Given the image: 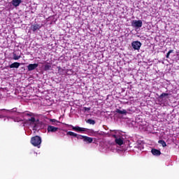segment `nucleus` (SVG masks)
I'll return each mask as SVG.
<instances>
[{
    "label": "nucleus",
    "instance_id": "cd10ccee",
    "mask_svg": "<svg viewBox=\"0 0 179 179\" xmlns=\"http://www.w3.org/2000/svg\"><path fill=\"white\" fill-rule=\"evenodd\" d=\"M92 134H98V135H101V134L99 133V131H94L93 130H91Z\"/></svg>",
    "mask_w": 179,
    "mask_h": 179
},
{
    "label": "nucleus",
    "instance_id": "412c9836",
    "mask_svg": "<svg viewBox=\"0 0 179 179\" xmlns=\"http://www.w3.org/2000/svg\"><path fill=\"white\" fill-rule=\"evenodd\" d=\"M77 139L80 140H85V136L80 135V134H77L76 137Z\"/></svg>",
    "mask_w": 179,
    "mask_h": 179
},
{
    "label": "nucleus",
    "instance_id": "1a4fd4ad",
    "mask_svg": "<svg viewBox=\"0 0 179 179\" xmlns=\"http://www.w3.org/2000/svg\"><path fill=\"white\" fill-rule=\"evenodd\" d=\"M40 29H41V26L38 24H34L31 26V29L32 30V31H36V30H40Z\"/></svg>",
    "mask_w": 179,
    "mask_h": 179
},
{
    "label": "nucleus",
    "instance_id": "aec40b11",
    "mask_svg": "<svg viewBox=\"0 0 179 179\" xmlns=\"http://www.w3.org/2000/svg\"><path fill=\"white\" fill-rule=\"evenodd\" d=\"M131 45H142V43L138 41H136L131 43Z\"/></svg>",
    "mask_w": 179,
    "mask_h": 179
},
{
    "label": "nucleus",
    "instance_id": "4be33fe9",
    "mask_svg": "<svg viewBox=\"0 0 179 179\" xmlns=\"http://www.w3.org/2000/svg\"><path fill=\"white\" fill-rule=\"evenodd\" d=\"M20 59V56H17L16 54H13V59H15V61H17V59Z\"/></svg>",
    "mask_w": 179,
    "mask_h": 179
},
{
    "label": "nucleus",
    "instance_id": "473e14b6",
    "mask_svg": "<svg viewBox=\"0 0 179 179\" xmlns=\"http://www.w3.org/2000/svg\"><path fill=\"white\" fill-rule=\"evenodd\" d=\"M178 59H179V57H178Z\"/></svg>",
    "mask_w": 179,
    "mask_h": 179
},
{
    "label": "nucleus",
    "instance_id": "c85d7f7f",
    "mask_svg": "<svg viewBox=\"0 0 179 179\" xmlns=\"http://www.w3.org/2000/svg\"><path fill=\"white\" fill-rule=\"evenodd\" d=\"M2 111H8L6 109H2Z\"/></svg>",
    "mask_w": 179,
    "mask_h": 179
},
{
    "label": "nucleus",
    "instance_id": "f257e3e1",
    "mask_svg": "<svg viewBox=\"0 0 179 179\" xmlns=\"http://www.w3.org/2000/svg\"><path fill=\"white\" fill-rule=\"evenodd\" d=\"M31 143L33 146L39 147L41 145V137L38 136L32 137L31 138Z\"/></svg>",
    "mask_w": 179,
    "mask_h": 179
},
{
    "label": "nucleus",
    "instance_id": "f03ea898",
    "mask_svg": "<svg viewBox=\"0 0 179 179\" xmlns=\"http://www.w3.org/2000/svg\"><path fill=\"white\" fill-rule=\"evenodd\" d=\"M38 120H36L35 117H31V118L27 120V122H29L30 125L34 124L33 129L37 131V124H38Z\"/></svg>",
    "mask_w": 179,
    "mask_h": 179
},
{
    "label": "nucleus",
    "instance_id": "f3484780",
    "mask_svg": "<svg viewBox=\"0 0 179 179\" xmlns=\"http://www.w3.org/2000/svg\"><path fill=\"white\" fill-rule=\"evenodd\" d=\"M158 143H160V145H162L163 148H166V146H167L166 141H164V140H159L158 141Z\"/></svg>",
    "mask_w": 179,
    "mask_h": 179
},
{
    "label": "nucleus",
    "instance_id": "a878e982",
    "mask_svg": "<svg viewBox=\"0 0 179 179\" xmlns=\"http://www.w3.org/2000/svg\"><path fill=\"white\" fill-rule=\"evenodd\" d=\"M15 122H20V121H22V119L19 118V117H15L14 119Z\"/></svg>",
    "mask_w": 179,
    "mask_h": 179
},
{
    "label": "nucleus",
    "instance_id": "9b49d317",
    "mask_svg": "<svg viewBox=\"0 0 179 179\" xmlns=\"http://www.w3.org/2000/svg\"><path fill=\"white\" fill-rule=\"evenodd\" d=\"M20 66V63L19 62H14L8 66V67L10 69L15 68L16 69H17V68H19Z\"/></svg>",
    "mask_w": 179,
    "mask_h": 179
},
{
    "label": "nucleus",
    "instance_id": "2eb2a0df",
    "mask_svg": "<svg viewBox=\"0 0 179 179\" xmlns=\"http://www.w3.org/2000/svg\"><path fill=\"white\" fill-rule=\"evenodd\" d=\"M34 115L31 112H24L23 113V117H33Z\"/></svg>",
    "mask_w": 179,
    "mask_h": 179
},
{
    "label": "nucleus",
    "instance_id": "6e6552de",
    "mask_svg": "<svg viewBox=\"0 0 179 179\" xmlns=\"http://www.w3.org/2000/svg\"><path fill=\"white\" fill-rule=\"evenodd\" d=\"M11 3L15 8H17L22 3V0H12Z\"/></svg>",
    "mask_w": 179,
    "mask_h": 179
},
{
    "label": "nucleus",
    "instance_id": "a211bd4d",
    "mask_svg": "<svg viewBox=\"0 0 179 179\" xmlns=\"http://www.w3.org/2000/svg\"><path fill=\"white\" fill-rule=\"evenodd\" d=\"M50 69H51V65L48 64H46L44 66V71H50Z\"/></svg>",
    "mask_w": 179,
    "mask_h": 179
},
{
    "label": "nucleus",
    "instance_id": "423d86ee",
    "mask_svg": "<svg viewBox=\"0 0 179 179\" xmlns=\"http://www.w3.org/2000/svg\"><path fill=\"white\" fill-rule=\"evenodd\" d=\"M59 129V128L55 127L52 126V125H48V129H47L48 133H50V132H52V133L57 132V131H58Z\"/></svg>",
    "mask_w": 179,
    "mask_h": 179
},
{
    "label": "nucleus",
    "instance_id": "7ed1b4c3",
    "mask_svg": "<svg viewBox=\"0 0 179 179\" xmlns=\"http://www.w3.org/2000/svg\"><path fill=\"white\" fill-rule=\"evenodd\" d=\"M113 138H115L116 145H118L119 146H122V145H124V138H122V136L113 134Z\"/></svg>",
    "mask_w": 179,
    "mask_h": 179
},
{
    "label": "nucleus",
    "instance_id": "b1692460",
    "mask_svg": "<svg viewBox=\"0 0 179 179\" xmlns=\"http://www.w3.org/2000/svg\"><path fill=\"white\" fill-rule=\"evenodd\" d=\"M134 50H141V45H133Z\"/></svg>",
    "mask_w": 179,
    "mask_h": 179
},
{
    "label": "nucleus",
    "instance_id": "2f4dec72",
    "mask_svg": "<svg viewBox=\"0 0 179 179\" xmlns=\"http://www.w3.org/2000/svg\"><path fill=\"white\" fill-rule=\"evenodd\" d=\"M177 55H179V54L178 53Z\"/></svg>",
    "mask_w": 179,
    "mask_h": 179
},
{
    "label": "nucleus",
    "instance_id": "9d476101",
    "mask_svg": "<svg viewBox=\"0 0 179 179\" xmlns=\"http://www.w3.org/2000/svg\"><path fill=\"white\" fill-rule=\"evenodd\" d=\"M151 152L154 156H160V155H162V152H160L159 150L157 149H152L151 150Z\"/></svg>",
    "mask_w": 179,
    "mask_h": 179
},
{
    "label": "nucleus",
    "instance_id": "4468645a",
    "mask_svg": "<svg viewBox=\"0 0 179 179\" xmlns=\"http://www.w3.org/2000/svg\"><path fill=\"white\" fill-rule=\"evenodd\" d=\"M116 113H117L118 114H124V115H127V110L125 109H123L122 110L117 109Z\"/></svg>",
    "mask_w": 179,
    "mask_h": 179
},
{
    "label": "nucleus",
    "instance_id": "7c9ffc66",
    "mask_svg": "<svg viewBox=\"0 0 179 179\" xmlns=\"http://www.w3.org/2000/svg\"><path fill=\"white\" fill-rule=\"evenodd\" d=\"M61 69H61V67H59V71H61Z\"/></svg>",
    "mask_w": 179,
    "mask_h": 179
},
{
    "label": "nucleus",
    "instance_id": "c756f323",
    "mask_svg": "<svg viewBox=\"0 0 179 179\" xmlns=\"http://www.w3.org/2000/svg\"><path fill=\"white\" fill-rule=\"evenodd\" d=\"M0 118H3V115H0Z\"/></svg>",
    "mask_w": 179,
    "mask_h": 179
},
{
    "label": "nucleus",
    "instance_id": "6ab92c4d",
    "mask_svg": "<svg viewBox=\"0 0 179 179\" xmlns=\"http://www.w3.org/2000/svg\"><path fill=\"white\" fill-rule=\"evenodd\" d=\"M50 122H52V125H55V124H59V121L55 120V119H50Z\"/></svg>",
    "mask_w": 179,
    "mask_h": 179
},
{
    "label": "nucleus",
    "instance_id": "39448f33",
    "mask_svg": "<svg viewBox=\"0 0 179 179\" xmlns=\"http://www.w3.org/2000/svg\"><path fill=\"white\" fill-rule=\"evenodd\" d=\"M143 24V22H142V20H133L131 22L132 27H136V29H140Z\"/></svg>",
    "mask_w": 179,
    "mask_h": 179
},
{
    "label": "nucleus",
    "instance_id": "dca6fc26",
    "mask_svg": "<svg viewBox=\"0 0 179 179\" xmlns=\"http://www.w3.org/2000/svg\"><path fill=\"white\" fill-rule=\"evenodd\" d=\"M86 122L87 124H90V125H94V124H96V121H94V120L92 119H88Z\"/></svg>",
    "mask_w": 179,
    "mask_h": 179
},
{
    "label": "nucleus",
    "instance_id": "20e7f679",
    "mask_svg": "<svg viewBox=\"0 0 179 179\" xmlns=\"http://www.w3.org/2000/svg\"><path fill=\"white\" fill-rule=\"evenodd\" d=\"M68 127H70L71 128H72L73 131H75L76 132H86V131L87 130V129L85 128V127H80L79 126H73L72 124H67Z\"/></svg>",
    "mask_w": 179,
    "mask_h": 179
},
{
    "label": "nucleus",
    "instance_id": "0eeeda50",
    "mask_svg": "<svg viewBox=\"0 0 179 179\" xmlns=\"http://www.w3.org/2000/svg\"><path fill=\"white\" fill-rule=\"evenodd\" d=\"M38 67V64H30L27 66V69L29 71H34L36 68Z\"/></svg>",
    "mask_w": 179,
    "mask_h": 179
},
{
    "label": "nucleus",
    "instance_id": "5701e85b",
    "mask_svg": "<svg viewBox=\"0 0 179 179\" xmlns=\"http://www.w3.org/2000/svg\"><path fill=\"white\" fill-rule=\"evenodd\" d=\"M167 96H169V94H167V93H162V94L159 96V99H163V97H167Z\"/></svg>",
    "mask_w": 179,
    "mask_h": 179
},
{
    "label": "nucleus",
    "instance_id": "393cba45",
    "mask_svg": "<svg viewBox=\"0 0 179 179\" xmlns=\"http://www.w3.org/2000/svg\"><path fill=\"white\" fill-rule=\"evenodd\" d=\"M173 50H170L167 54H166V58H169L170 57V54H171V52H173Z\"/></svg>",
    "mask_w": 179,
    "mask_h": 179
},
{
    "label": "nucleus",
    "instance_id": "f8f14e48",
    "mask_svg": "<svg viewBox=\"0 0 179 179\" xmlns=\"http://www.w3.org/2000/svg\"><path fill=\"white\" fill-rule=\"evenodd\" d=\"M83 142H86V143H92L93 142V138L85 136Z\"/></svg>",
    "mask_w": 179,
    "mask_h": 179
},
{
    "label": "nucleus",
    "instance_id": "bb28decb",
    "mask_svg": "<svg viewBox=\"0 0 179 179\" xmlns=\"http://www.w3.org/2000/svg\"><path fill=\"white\" fill-rule=\"evenodd\" d=\"M83 110H84V113H86V111H90V108L84 107Z\"/></svg>",
    "mask_w": 179,
    "mask_h": 179
},
{
    "label": "nucleus",
    "instance_id": "ddd939ff",
    "mask_svg": "<svg viewBox=\"0 0 179 179\" xmlns=\"http://www.w3.org/2000/svg\"><path fill=\"white\" fill-rule=\"evenodd\" d=\"M66 135L67 136H73V138H76V136H78V134L73 131H67Z\"/></svg>",
    "mask_w": 179,
    "mask_h": 179
}]
</instances>
